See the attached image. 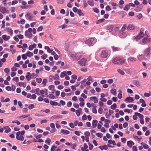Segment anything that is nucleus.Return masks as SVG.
<instances>
[{
  "label": "nucleus",
  "mask_w": 151,
  "mask_h": 151,
  "mask_svg": "<svg viewBox=\"0 0 151 151\" xmlns=\"http://www.w3.org/2000/svg\"><path fill=\"white\" fill-rule=\"evenodd\" d=\"M50 104L52 105L57 106L58 105V103L56 101H50Z\"/></svg>",
  "instance_id": "473e14b6"
},
{
  "label": "nucleus",
  "mask_w": 151,
  "mask_h": 151,
  "mask_svg": "<svg viewBox=\"0 0 151 151\" xmlns=\"http://www.w3.org/2000/svg\"><path fill=\"white\" fill-rule=\"evenodd\" d=\"M116 107V104L115 103H114L113 105L111 106V108L113 110H114Z\"/></svg>",
  "instance_id": "a19ab883"
},
{
  "label": "nucleus",
  "mask_w": 151,
  "mask_h": 151,
  "mask_svg": "<svg viewBox=\"0 0 151 151\" xmlns=\"http://www.w3.org/2000/svg\"><path fill=\"white\" fill-rule=\"evenodd\" d=\"M98 112L100 114H101L103 112V109L101 108H100L98 110Z\"/></svg>",
  "instance_id": "0e129e2a"
},
{
  "label": "nucleus",
  "mask_w": 151,
  "mask_h": 151,
  "mask_svg": "<svg viewBox=\"0 0 151 151\" xmlns=\"http://www.w3.org/2000/svg\"><path fill=\"white\" fill-rule=\"evenodd\" d=\"M73 106L76 108L77 109L79 107V105L76 103L74 104H73Z\"/></svg>",
  "instance_id": "bf43d9fd"
},
{
  "label": "nucleus",
  "mask_w": 151,
  "mask_h": 151,
  "mask_svg": "<svg viewBox=\"0 0 151 151\" xmlns=\"http://www.w3.org/2000/svg\"><path fill=\"white\" fill-rule=\"evenodd\" d=\"M16 138L18 140L22 141L24 139V137L22 135H20L19 132H17L16 133Z\"/></svg>",
  "instance_id": "0eeeda50"
},
{
  "label": "nucleus",
  "mask_w": 151,
  "mask_h": 151,
  "mask_svg": "<svg viewBox=\"0 0 151 151\" xmlns=\"http://www.w3.org/2000/svg\"><path fill=\"white\" fill-rule=\"evenodd\" d=\"M48 96L49 98H50V99H54L55 98V96L52 94H50L48 95Z\"/></svg>",
  "instance_id": "e2e57ef3"
},
{
  "label": "nucleus",
  "mask_w": 151,
  "mask_h": 151,
  "mask_svg": "<svg viewBox=\"0 0 151 151\" xmlns=\"http://www.w3.org/2000/svg\"><path fill=\"white\" fill-rule=\"evenodd\" d=\"M93 10L95 12L98 13L99 12V10L97 8L95 7L93 9Z\"/></svg>",
  "instance_id": "052dcab7"
},
{
  "label": "nucleus",
  "mask_w": 151,
  "mask_h": 151,
  "mask_svg": "<svg viewBox=\"0 0 151 151\" xmlns=\"http://www.w3.org/2000/svg\"><path fill=\"white\" fill-rule=\"evenodd\" d=\"M133 83L138 87L139 86H140L139 82L136 80L133 81Z\"/></svg>",
  "instance_id": "f704fd0d"
},
{
  "label": "nucleus",
  "mask_w": 151,
  "mask_h": 151,
  "mask_svg": "<svg viewBox=\"0 0 151 151\" xmlns=\"http://www.w3.org/2000/svg\"><path fill=\"white\" fill-rule=\"evenodd\" d=\"M72 74V73L70 71H68L66 72L64 71L61 73L60 76H67L70 75Z\"/></svg>",
  "instance_id": "9d476101"
},
{
  "label": "nucleus",
  "mask_w": 151,
  "mask_h": 151,
  "mask_svg": "<svg viewBox=\"0 0 151 151\" xmlns=\"http://www.w3.org/2000/svg\"><path fill=\"white\" fill-rule=\"evenodd\" d=\"M6 30H7V31L11 35H12L13 34V31L12 30V29L10 28H6Z\"/></svg>",
  "instance_id": "cd10ccee"
},
{
  "label": "nucleus",
  "mask_w": 151,
  "mask_h": 151,
  "mask_svg": "<svg viewBox=\"0 0 151 151\" xmlns=\"http://www.w3.org/2000/svg\"><path fill=\"white\" fill-rule=\"evenodd\" d=\"M88 4L91 6H94L93 1V0H89L88 1Z\"/></svg>",
  "instance_id": "2f4dec72"
},
{
  "label": "nucleus",
  "mask_w": 151,
  "mask_h": 151,
  "mask_svg": "<svg viewBox=\"0 0 151 151\" xmlns=\"http://www.w3.org/2000/svg\"><path fill=\"white\" fill-rule=\"evenodd\" d=\"M25 17L27 19L30 20L32 19V17L30 13H27L25 15Z\"/></svg>",
  "instance_id": "6ab92c4d"
},
{
  "label": "nucleus",
  "mask_w": 151,
  "mask_h": 151,
  "mask_svg": "<svg viewBox=\"0 0 151 151\" xmlns=\"http://www.w3.org/2000/svg\"><path fill=\"white\" fill-rule=\"evenodd\" d=\"M55 86L53 85H51L49 86L48 88L49 90H52L54 89Z\"/></svg>",
  "instance_id": "8fccbe9b"
},
{
  "label": "nucleus",
  "mask_w": 151,
  "mask_h": 151,
  "mask_svg": "<svg viewBox=\"0 0 151 151\" xmlns=\"http://www.w3.org/2000/svg\"><path fill=\"white\" fill-rule=\"evenodd\" d=\"M72 103L71 101H69L67 103V106L68 107H70L71 106Z\"/></svg>",
  "instance_id": "680f3d73"
},
{
  "label": "nucleus",
  "mask_w": 151,
  "mask_h": 151,
  "mask_svg": "<svg viewBox=\"0 0 151 151\" xmlns=\"http://www.w3.org/2000/svg\"><path fill=\"white\" fill-rule=\"evenodd\" d=\"M88 144L89 146V150H92L93 147V145L92 144L90 143V142L88 143Z\"/></svg>",
  "instance_id": "09e8293b"
},
{
  "label": "nucleus",
  "mask_w": 151,
  "mask_h": 151,
  "mask_svg": "<svg viewBox=\"0 0 151 151\" xmlns=\"http://www.w3.org/2000/svg\"><path fill=\"white\" fill-rule=\"evenodd\" d=\"M62 117L60 115H56L52 116L51 118L53 119H57L61 118Z\"/></svg>",
  "instance_id": "a211bd4d"
},
{
  "label": "nucleus",
  "mask_w": 151,
  "mask_h": 151,
  "mask_svg": "<svg viewBox=\"0 0 151 151\" xmlns=\"http://www.w3.org/2000/svg\"><path fill=\"white\" fill-rule=\"evenodd\" d=\"M118 72L121 75H123L124 74V72L122 70L119 69L117 70Z\"/></svg>",
  "instance_id": "79ce46f5"
},
{
  "label": "nucleus",
  "mask_w": 151,
  "mask_h": 151,
  "mask_svg": "<svg viewBox=\"0 0 151 151\" xmlns=\"http://www.w3.org/2000/svg\"><path fill=\"white\" fill-rule=\"evenodd\" d=\"M19 85L20 87L22 86L24 88H25L26 86V84L25 83L22 82H19Z\"/></svg>",
  "instance_id": "e433bc0d"
},
{
  "label": "nucleus",
  "mask_w": 151,
  "mask_h": 151,
  "mask_svg": "<svg viewBox=\"0 0 151 151\" xmlns=\"http://www.w3.org/2000/svg\"><path fill=\"white\" fill-rule=\"evenodd\" d=\"M51 142V140L49 138H47L45 141V142L48 144V145H50V143Z\"/></svg>",
  "instance_id": "c03bdc74"
},
{
  "label": "nucleus",
  "mask_w": 151,
  "mask_h": 151,
  "mask_svg": "<svg viewBox=\"0 0 151 151\" xmlns=\"http://www.w3.org/2000/svg\"><path fill=\"white\" fill-rule=\"evenodd\" d=\"M29 116V115H22V116H19V118L20 119H21V120H23V119L24 118H26L27 117H28Z\"/></svg>",
  "instance_id": "c756f323"
},
{
  "label": "nucleus",
  "mask_w": 151,
  "mask_h": 151,
  "mask_svg": "<svg viewBox=\"0 0 151 151\" xmlns=\"http://www.w3.org/2000/svg\"><path fill=\"white\" fill-rule=\"evenodd\" d=\"M150 49V47H148V48L146 49L145 51V55L147 57H149Z\"/></svg>",
  "instance_id": "9b49d317"
},
{
  "label": "nucleus",
  "mask_w": 151,
  "mask_h": 151,
  "mask_svg": "<svg viewBox=\"0 0 151 151\" xmlns=\"http://www.w3.org/2000/svg\"><path fill=\"white\" fill-rule=\"evenodd\" d=\"M116 89L112 88L111 90V93L114 96L116 95Z\"/></svg>",
  "instance_id": "c85d7f7f"
},
{
  "label": "nucleus",
  "mask_w": 151,
  "mask_h": 151,
  "mask_svg": "<svg viewBox=\"0 0 151 151\" xmlns=\"http://www.w3.org/2000/svg\"><path fill=\"white\" fill-rule=\"evenodd\" d=\"M113 49L114 51H116L119 50L120 49L119 47H113Z\"/></svg>",
  "instance_id": "69168bd1"
},
{
  "label": "nucleus",
  "mask_w": 151,
  "mask_h": 151,
  "mask_svg": "<svg viewBox=\"0 0 151 151\" xmlns=\"http://www.w3.org/2000/svg\"><path fill=\"white\" fill-rule=\"evenodd\" d=\"M130 8L129 6V5H126L125 7L124 8V10L126 11H128L129 8Z\"/></svg>",
  "instance_id": "37998d69"
},
{
  "label": "nucleus",
  "mask_w": 151,
  "mask_h": 151,
  "mask_svg": "<svg viewBox=\"0 0 151 151\" xmlns=\"http://www.w3.org/2000/svg\"><path fill=\"white\" fill-rule=\"evenodd\" d=\"M47 56V55L46 54H45L41 56V58L42 59L45 60Z\"/></svg>",
  "instance_id": "338daca9"
},
{
  "label": "nucleus",
  "mask_w": 151,
  "mask_h": 151,
  "mask_svg": "<svg viewBox=\"0 0 151 151\" xmlns=\"http://www.w3.org/2000/svg\"><path fill=\"white\" fill-rule=\"evenodd\" d=\"M142 145L143 146V147L145 149H148L149 148V146L147 145L146 144H142Z\"/></svg>",
  "instance_id": "5fc2aeb1"
},
{
  "label": "nucleus",
  "mask_w": 151,
  "mask_h": 151,
  "mask_svg": "<svg viewBox=\"0 0 151 151\" xmlns=\"http://www.w3.org/2000/svg\"><path fill=\"white\" fill-rule=\"evenodd\" d=\"M95 42L93 38H91L86 40L85 41V43L88 46H90L93 45Z\"/></svg>",
  "instance_id": "7ed1b4c3"
},
{
  "label": "nucleus",
  "mask_w": 151,
  "mask_h": 151,
  "mask_svg": "<svg viewBox=\"0 0 151 151\" xmlns=\"http://www.w3.org/2000/svg\"><path fill=\"white\" fill-rule=\"evenodd\" d=\"M50 81H52L55 80H59V76H50Z\"/></svg>",
  "instance_id": "4468645a"
},
{
  "label": "nucleus",
  "mask_w": 151,
  "mask_h": 151,
  "mask_svg": "<svg viewBox=\"0 0 151 151\" xmlns=\"http://www.w3.org/2000/svg\"><path fill=\"white\" fill-rule=\"evenodd\" d=\"M112 100L114 102H116L117 100V98L116 97H113L112 99Z\"/></svg>",
  "instance_id": "774afa93"
},
{
  "label": "nucleus",
  "mask_w": 151,
  "mask_h": 151,
  "mask_svg": "<svg viewBox=\"0 0 151 151\" xmlns=\"http://www.w3.org/2000/svg\"><path fill=\"white\" fill-rule=\"evenodd\" d=\"M108 143L110 144H112L113 145H116V143L114 140L112 141L111 140H109L108 142Z\"/></svg>",
  "instance_id": "4c0bfd02"
},
{
  "label": "nucleus",
  "mask_w": 151,
  "mask_h": 151,
  "mask_svg": "<svg viewBox=\"0 0 151 151\" xmlns=\"http://www.w3.org/2000/svg\"><path fill=\"white\" fill-rule=\"evenodd\" d=\"M149 92L150 93H145L144 94V96L146 97H149L150 96V95H151V92Z\"/></svg>",
  "instance_id": "603ef678"
},
{
  "label": "nucleus",
  "mask_w": 151,
  "mask_h": 151,
  "mask_svg": "<svg viewBox=\"0 0 151 151\" xmlns=\"http://www.w3.org/2000/svg\"><path fill=\"white\" fill-rule=\"evenodd\" d=\"M61 132L64 134H69L70 133L69 131L66 129H62L61 130Z\"/></svg>",
  "instance_id": "5701e85b"
},
{
  "label": "nucleus",
  "mask_w": 151,
  "mask_h": 151,
  "mask_svg": "<svg viewBox=\"0 0 151 151\" xmlns=\"http://www.w3.org/2000/svg\"><path fill=\"white\" fill-rule=\"evenodd\" d=\"M120 36L122 38H124L126 36V35L125 34V32L124 31H120Z\"/></svg>",
  "instance_id": "dca6fc26"
},
{
  "label": "nucleus",
  "mask_w": 151,
  "mask_h": 151,
  "mask_svg": "<svg viewBox=\"0 0 151 151\" xmlns=\"http://www.w3.org/2000/svg\"><path fill=\"white\" fill-rule=\"evenodd\" d=\"M45 50H47V52L50 53L53 51V50L50 49L48 46H45Z\"/></svg>",
  "instance_id": "bb28decb"
},
{
  "label": "nucleus",
  "mask_w": 151,
  "mask_h": 151,
  "mask_svg": "<svg viewBox=\"0 0 151 151\" xmlns=\"http://www.w3.org/2000/svg\"><path fill=\"white\" fill-rule=\"evenodd\" d=\"M151 41V38H148L147 35H145L144 38L142 40V43L144 44L149 42Z\"/></svg>",
  "instance_id": "39448f33"
},
{
  "label": "nucleus",
  "mask_w": 151,
  "mask_h": 151,
  "mask_svg": "<svg viewBox=\"0 0 151 151\" xmlns=\"http://www.w3.org/2000/svg\"><path fill=\"white\" fill-rule=\"evenodd\" d=\"M109 55L107 52L105 50H102L100 55V57L102 58H106Z\"/></svg>",
  "instance_id": "20e7f679"
},
{
  "label": "nucleus",
  "mask_w": 151,
  "mask_h": 151,
  "mask_svg": "<svg viewBox=\"0 0 151 151\" xmlns=\"http://www.w3.org/2000/svg\"><path fill=\"white\" fill-rule=\"evenodd\" d=\"M43 29V27L42 26H40L37 29V31L38 32H40Z\"/></svg>",
  "instance_id": "4d7b16f0"
},
{
  "label": "nucleus",
  "mask_w": 151,
  "mask_h": 151,
  "mask_svg": "<svg viewBox=\"0 0 151 151\" xmlns=\"http://www.w3.org/2000/svg\"><path fill=\"white\" fill-rule=\"evenodd\" d=\"M125 100L128 102H132L133 101H134L133 98L130 96L127 97Z\"/></svg>",
  "instance_id": "412c9836"
},
{
  "label": "nucleus",
  "mask_w": 151,
  "mask_h": 151,
  "mask_svg": "<svg viewBox=\"0 0 151 151\" xmlns=\"http://www.w3.org/2000/svg\"><path fill=\"white\" fill-rule=\"evenodd\" d=\"M125 60L119 58H116L113 59L112 62L114 64L121 65L124 62Z\"/></svg>",
  "instance_id": "f03ea898"
},
{
  "label": "nucleus",
  "mask_w": 151,
  "mask_h": 151,
  "mask_svg": "<svg viewBox=\"0 0 151 151\" xmlns=\"http://www.w3.org/2000/svg\"><path fill=\"white\" fill-rule=\"evenodd\" d=\"M57 147H55V145L52 146L50 150L51 151H55V149Z\"/></svg>",
  "instance_id": "864d4df0"
},
{
  "label": "nucleus",
  "mask_w": 151,
  "mask_h": 151,
  "mask_svg": "<svg viewBox=\"0 0 151 151\" xmlns=\"http://www.w3.org/2000/svg\"><path fill=\"white\" fill-rule=\"evenodd\" d=\"M136 59L135 58L132 57H130L127 60L129 62H132L135 61H136Z\"/></svg>",
  "instance_id": "f3484780"
},
{
  "label": "nucleus",
  "mask_w": 151,
  "mask_h": 151,
  "mask_svg": "<svg viewBox=\"0 0 151 151\" xmlns=\"http://www.w3.org/2000/svg\"><path fill=\"white\" fill-rule=\"evenodd\" d=\"M96 135L99 137L101 138L103 134L101 133H96Z\"/></svg>",
  "instance_id": "ea45409f"
},
{
  "label": "nucleus",
  "mask_w": 151,
  "mask_h": 151,
  "mask_svg": "<svg viewBox=\"0 0 151 151\" xmlns=\"http://www.w3.org/2000/svg\"><path fill=\"white\" fill-rule=\"evenodd\" d=\"M127 28V26L126 24H124L121 30L120 31H124L125 30V29Z\"/></svg>",
  "instance_id": "de8ad7c7"
},
{
  "label": "nucleus",
  "mask_w": 151,
  "mask_h": 151,
  "mask_svg": "<svg viewBox=\"0 0 151 151\" xmlns=\"http://www.w3.org/2000/svg\"><path fill=\"white\" fill-rule=\"evenodd\" d=\"M25 35L26 37L30 38L32 37V33L26 31L25 32Z\"/></svg>",
  "instance_id": "2eb2a0df"
},
{
  "label": "nucleus",
  "mask_w": 151,
  "mask_h": 151,
  "mask_svg": "<svg viewBox=\"0 0 151 151\" xmlns=\"http://www.w3.org/2000/svg\"><path fill=\"white\" fill-rule=\"evenodd\" d=\"M77 13L78 14L79 16H83L84 15V13L82 12L81 10L80 9L78 10Z\"/></svg>",
  "instance_id": "7c9ffc66"
},
{
  "label": "nucleus",
  "mask_w": 151,
  "mask_h": 151,
  "mask_svg": "<svg viewBox=\"0 0 151 151\" xmlns=\"http://www.w3.org/2000/svg\"><path fill=\"white\" fill-rule=\"evenodd\" d=\"M98 121L96 120H93L92 122V126L93 128H95L96 127L98 123Z\"/></svg>",
  "instance_id": "f8f14e48"
},
{
  "label": "nucleus",
  "mask_w": 151,
  "mask_h": 151,
  "mask_svg": "<svg viewBox=\"0 0 151 151\" xmlns=\"http://www.w3.org/2000/svg\"><path fill=\"white\" fill-rule=\"evenodd\" d=\"M137 58L139 60H142L144 58V56L142 55H139L137 57Z\"/></svg>",
  "instance_id": "c9c22d12"
},
{
  "label": "nucleus",
  "mask_w": 151,
  "mask_h": 151,
  "mask_svg": "<svg viewBox=\"0 0 151 151\" xmlns=\"http://www.w3.org/2000/svg\"><path fill=\"white\" fill-rule=\"evenodd\" d=\"M86 60L85 58H82L78 61V63L82 66H84L86 62Z\"/></svg>",
  "instance_id": "1a4fd4ad"
},
{
  "label": "nucleus",
  "mask_w": 151,
  "mask_h": 151,
  "mask_svg": "<svg viewBox=\"0 0 151 151\" xmlns=\"http://www.w3.org/2000/svg\"><path fill=\"white\" fill-rule=\"evenodd\" d=\"M134 144V143L132 141H128L127 145L129 147H131Z\"/></svg>",
  "instance_id": "aec40b11"
},
{
  "label": "nucleus",
  "mask_w": 151,
  "mask_h": 151,
  "mask_svg": "<svg viewBox=\"0 0 151 151\" xmlns=\"http://www.w3.org/2000/svg\"><path fill=\"white\" fill-rule=\"evenodd\" d=\"M134 114L135 115H137L141 119H143V116L142 114L137 112H135Z\"/></svg>",
  "instance_id": "b1692460"
},
{
  "label": "nucleus",
  "mask_w": 151,
  "mask_h": 151,
  "mask_svg": "<svg viewBox=\"0 0 151 151\" xmlns=\"http://www.w3.org/2000/svg\"><path fill=\"white\" fill-rule=\"evenodd\" d=\"M35 108V105L34 104H30L28 108L29 109L31 110Z\"/></svg>",
  "instance_id": "49530a36"
},
{
  "label": "nucleus",
  "mask_w": 151,
  "mask_h": 151,
  "mask_svg": "<svg viewBox=\"0 0 151 151\" xmlns=\"http://www.w3.org/2000/svg\"><path fill=\"white\" fill-rule=\"evenodd\" d=\"M82 111V109L81 108H79L76 111V112L77 115L78 116L80 115V112Z\"/></svg>",
  "instance_id": "393cba45"
},
{
  "label": "nucleus",
  "mask_w": 151,
  "mask_h": 151,
  "mask_svg": "<svg viewBox=\"0 0 151 151\" xmlns=\"http://www.w3.org/2000/svg\"><path fill=\"white\" fill-rule=\"evenodd\" d=\"M36 81L38 83H40L42 81V79H41V78H37L36 79Z\"/></svg>",
  "instance_id": "3c124183"
},
{
  "label": "nucleus",
  "mask_w": 151,
  "mask_h": 151,
  "mask_svg": "<svg viewBox=\"0 0 151 151\" xmlns=\"http://www.w3.org/2000/svg\"><path fill=\"white\" fill-rule=\"evenodd\" d=\"M127 29L129 30H133L134 29V27L132 24H129L128 26Z\"/></svg>",
  "instance_id": "4be33fe9"
},
{
  "label": "nucleus",
  "mask_w": 151,
  "mask_h": 151,
  "mask_svg": "<svg viewBox=\"0 0 151 151\" xmlns=\"http://www.w3.org/2000/svg\"><path fill=\"white\" fill-rule=\"evenodd\" d=\"M99 148L101 150H103L104 149L106 150L108 149L107 146L106 145H105L104 146H100Z\"/></svg>",
  "instance_id": "a878e982"
},
{
  "label": "nucleus",
  "mask_w": 151,
  "mask_h": 151,
  "mask_svg": "<svg viewBox=\"0 0 151 151\" xmlns=\"http://www.w3.org/2000/svg\"><path fill=\"white\" fill-rule=\"evenodd\" d=\"M90 99L93 101L95 103H96L98 102V99L97 98L96 96H92L90 97Z\"/></svg>",
  "instance_id": "ddd939ff"
},
{
  "label": "nucleus",
  "mask_w": 151,
  "mask_h": 151,
  "mask_svg": "<svg viewBox=\"0 0 151 151\" xmlns=\"http://www.w3.org/2000/svg\"><path fill=\"white\" fill-rule=\"evenodd\" d=\"M27 55L29 57L32 56L33 55V53L29 51H28L26 53Z\"/></svg>",
  "instance_id": "72a5a7b5"
},
{
  "label": "nucleus",
  "mask_w": 151,
  "mask_h": 151,
  "mask_svg": "<svg viewBox=\"0 0 151 151\" xmlns=\"http://www.w3.org/2000/svg\"><path fill=\"white\" fill-rule=\"evenodd\" d=\"M0 12L3 14L8 13V10L4 7H1L0 8Z\"/></svg>",
  "instance_id": "6e6552de"
},
{
  "label": "nucleus",
  "mask_w": 151,
  "mask_h": 151,
  "mask_svg": "<svg viewBox=\"0 0 151 151\" xmlns=\"http://www.w3.org/2000/svg\"><path fill=\"white\" fill-rule=\"evenodd\" d=\"M144 36V34L143 32H142V31H140L139 34L135 38V40L136 41H137L139 40L142 37Z\"/></svg>",
  "instance_id": "423d86ee"
},
{
  "label": "nucleus",
  "mask_w": 151,
  "mask_h": 151,
  "mask_svg": "<svg viewBox=\"0 0 151 151\" xmlns=\"http://www.w3.org/2000/svg\"><path fill=\"white\" fill-rule=\"evenodd\" d=\"M71 57V60L74 61H78L81 57V53L78 52L75 54L71 53L70 54Z\"/></svg>",
  "instance_id": "f257e3e1"
},
{
  "label": "nucleus",
  "mask_w": 151,
  "mask_h": 151,
  "mask_svg": "<svg viewBox=\"0 0 151 151\" xmlns=\"http://www.w3.org/2000/svg\"><path fill=\"white\" fill-rule=\"evenodd\" d=\"M96 106H95L92 109V111L93 113L94 114H96L97 112V110L96 108Z\"/></svg>",
  "instance_id": "a18cd8bd"
},
{
  "label": "nucleus",
  "mask_w": 151,
  "mask_h": 151,
  "mask_svg": "<svg viewBox=\"0 0 151 151\" xmlns=\"http://www.w3.org/2000/svg\"><path fill=\"white\" fill-rule=\"evenodd\" d=\"M12 122L13 123H17V124L18 125H20V122L18 120H15L14 121H12Z\"/></svg>",
  "instance_id": "6e6d98bb"
},
{
  "label": "nucleus",
  "mask_w": 151,
  "mask_h": 151,
  "mask_svg": "<svg viewBox=\"0 0 151 151\" xmlns=\"http://www.w3.org/2000/svg\"><path fill=\"white\" fill-rule=\"evenodd\" d=\"M27 55L24 54L22 55V58L24 60H25L27 58Z\"/></svg>",
  "instance_id": "13d9d810"
},
{
  "label": "nucleus",
  "mask_w": 151,
  "mask_h": 151,
  "mask_svg": "<svg viewBox=\"0 0 151 151\" xmlns=\"http://www.w3.org/2000/svg\"><path fill=\"white\" fill-rule=\"evenodd\" d=\"M105 20V19L104 18H103L101 19H99L97 21V22H96V24H98L100 23H101L102 22H104Z\"/></svg>",
  "instance_id": "58836bf2"
}]
</instances>
